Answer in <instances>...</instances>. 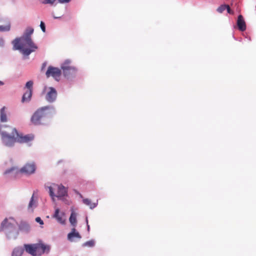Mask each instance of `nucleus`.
Returning a JSON list of instances; mask_svg holds the SVG:
<instances>
[{"label": "nucleus", "instance_id": "obj_18", "mask_svg": "<svg viewBox=\"0 0 256 256\" xmlns=\"http://www.w3.org/2000/svg\"><path fill=\"white\" fill-rule=\"evenodd\" d=\"M23 252L24 249L22 248H16L13 250L12 256H22Z\"/></svg>", "mask_w": 256, "mask_h": 256}, {"label": "nucleus", "instance_id": "obj_7", "mask_svg": "<svg viewBox=\"0 0 256 256\" xmlns=\"http://www.w3.org/2000/svg\"><path fill=\"white\" fill-rule=\"evenodd\" d=\"M70 61H66L62 66V69L63 70V74L65 77H68L71 75H74L76 72V68L70 66Z\"/></svg>", "mask_w": 256, "mask_h": 256}, {"label": "nucleus", "instance_id": "obj_28", "mask_svg": "<svg viewBox=\"0 0 256 256\" xmlns=\"http://www.w3.org/2000/svg\"><path fill=\"white\" fill-rule=\"evenodd\" d=\"M40 28H41L42 30V32H46L45 24L42 21L40 22Z\"/></svg>", "mask_w": 256, "mask_h": 256}, {"label": "nucleus", "instance_id": "obj_9", "mask_svg": "<svg viewBox=\"0 0 256 256\" xmlns=\"http://www.w3.org/2000/svg\"><path fill=\"white\" fill-rule=\"evenodd\" d=\"M50 250V247L48 246L44 245L42 244H35V252L36 256H40L46 252H48Z\"/></svg>", "mask_w": 256, "mask_h": 256}, {"label": "nucleus", "instance_id": "obj_33", "mask_svg": "<svg viewBox=\"0 0 256 256\" xmlns=\"http://www.w3.org/2000/svg\"><path fill=\"white\" fill-rule=\"evenodd\" d=\"M88 231L90 230V226L88 225Z\"/></svg>", "mask_w": 256, "mask_h": 256}, {"label": "nucleus", "instance_id": "obj_3", "mask_svg": "<svg viewBox=\"0 0 256 256\" xmlns=\"http://www.w3.org/2000/svg\"><path fill=\"white\" fill-rule=\"evenodd\" d=\"M54 112L52 106H44L38 109L32 114L30 121L35 126L44 124V121L48 114Z\"/></svg>", "mask_w": 256, "mask_h": 256}, {"label": "nucleus", "instance_id": "obj_23", "mask_svg": "<svg viewBox=\"0 0 256 256\" xmlns=\"http://www.w3.org/2000/svg\"><path fill=\"white\" fill-rule=\"evenodd\" d=\"M95 242L94 240H90L84 243L83 246L88 247H93L94 246Z\"/></svg>", "mask_w": 256, "mask_h": 256}, {"label": "nucleus", "instance_id": "obj_1", "mask_svg": "<svg viewBox=\"0 0 256 256\" xmlns=\"http://www.w3.org/2000/svg\"><path fill=\"white\" fill-rule=\"evenodd\" d=\"M0 133L3 143L7 146H12L16 142L26 143L32 140L34 138L32 134H19L15 128L7 126L0 127Z\"/></svg>", "mask_w": 256, "mask_h": 256}, {"label": "nucleus", "instance_id": "obj_4", "mask_svg": "<svg viewBox=\"0 0 256 256\" xmlns=\"http://www.w3.org/2000/svg\"><path fill=\"white\" fill-rule=\"evenodd\" d=\"M36 169V166L34 163H27L20 169L14 166L6 170L4 174H10L12 177L18 178L20 177L22 174H32L35 172Z\"/></svg>", "mask_w": 256, "mask_h": 256}, {"label": "nucleus", "instance_id": "obj_12", "mask_svg": "<svg viewBox=\"0 0 256 256\" xmlns=\"http://www.w3.org/2000/svg\"><path fill=\"white\" fill-rule=\"evenodd\" d=\"M236 24L240 31L244 32L246 30V22L242 15L240 14L238 16Z\"/></svg>", "mask_w": 256, "mask_h": 256}, {"label": "nucleus", "instance_id": "obj_15", "mask_svg": "<svg viewBox=\"0 0 256 256\" xmlns=\"http://www.w3.org/2000/svg\"><path fill=\"white\" fill-rule=\"evenodd\" d=\"M24 248L26 251L32 255V256H36L35 252V244H24Z\"/></svg>", "mask_w": 256, "mask_h": 256}, {"label": "nucleus", "instance_id": "obj_16", "mask_svg": "<svg viewBox=\"0 0 256 256\" xmlns=\"http://www.w3.org/2000/svg\"><path fill=\"white\" fill-rule=\"evenodd\" d=\"M32 96V92L31 90H27L23 94L22 99V102H27L30 101Z\"/></svg>", "mask_w": 256, "mask_h": 256}, {"label": "nucleus", "instance_id": "obj_6", "mask_svg": "<svg viewBox=\"0 0 256 256\" xmlns=\"http://www.w3.org/2000/svg\"><path fill=\"white\" fill-rule=\"evenodd\" d=\"M61 74V70L60 68L52 66H49L48 67V70L46 73L47 78L52 76L58 81L60 80Z\"/></svg>", "mask_w": 256, "mask_h": 256}, {"label": "nucleus", "instance_id": "obj_10", "mask_svg": "<svg viewBox=\"0 0 256 256\" xmlns=\"http://www.w3.org/2000/svg\"><path fill=\"white\" fill-rule=\"evenodd\" d=\"M56 96L57 92L56 89L52 87H50L46 96V100L50 102H54L56 100Z\"/></svg>", "mask_w": 256, "mask_h": 256}, {"label": "nucleus", "instance_id": "obj_2", "mask_svg": "<svg viewBox=\"0 0 256 256\" xmlns=\"http://www.w3.org/2000/svg\"><path fill=\"white\" fill-rule=\"evenodd\" d=\"M33 32V28H28L23 36L14 40L13 42L14 49L20 50L26 56H28L31 52L36 51L38 47L33 42L30 36Z\"/></svg>", "mask_w": 256, "mask_h": 256}, {"label": "nucleus", "instance_id": "obj_5", "mask_svg": "<svg viewBox=\"0 0 256 256\" xmlns=\"http://www.w3.org/2000/svg\"><path fill=\"white\" fill-rule=\"evenodd\" d=\"M48 189L50 195L52 198H54V196L58 198H62L67 194L66 188L62 184L58 185L53 184L48 187Z\"/></svg>", "mask_w": 256, "mask_h": 256}, {"label": "nucleus", "instance_id": "obj_19", "mask_svg": "<svg viewBox=\"0 0 256 256\" xmlns=\"http://www.w3.org/2000/svg\"><path fill=\"white\" fill-rule=\"evenodd\" d=\"M37 206V202L36 200H34V194L32 196L29 202L28 206V208L29 210L31 209L32 211L34 208H35Z\"/></svg>", "mask_w": 256, "mask_h": 256}, {"label": "nucleus", "instance_id": "obj_27", "mask_svg": "<svg viewBox=\"0 0 256 256\" xmlns=\"http://www.w3.org/2000/svg\"><path fill=\"white\" fill-rule=\"evenodd\" d=\"M36 221L39 223L40 225L44 224V222L40 217H36Z\"/></svg>", "mask_w": 256, "mask_h": 256}, {"label": "nucleus", "instance_id": "obj_24", "mask_svg": "<svg viewBox=\"0 0 256 256\" xmlns=\"http://www.w3.org/2000/svg\"><path fill=\"white\" fill-rule=\"evenodd\" d=\"M227 4H222L216 10L217 12L219 13H222L226 10Z\"/></svg>", "mask_w": 256, "mask_h": 256}, {"label": "nucleus", "instance_id": "obj_11", "mask_svg": "<svg viewBox=\"0 0 256 256\" xmlns=\"http://www.w3.org/2000/svg\"><path fill=\"white\" fill-rule=\"evenodd\" d=\"M10 28V22L7 20L0 18V32L8 31Z\"/></svg>", "mask_w": 256, "mask_h": 256}, {"label": "nucleus", "instance_id": "obj_13", "mask_svg": "<svg viewBox=\"0 0 256 256\" xmlns=\"http://www.w3.org/2000/svg\"><path fill=\"white\" fill-rule=\"evenodd\" d=\"M82 236L80 234L76 231V230L74 228L72 229V231L70 232L68 235V239L71 242H72L74 240V238H81Z\"/></svg>", "mask_w": 256, "mask_h": 256}, {"label": "nucleus", "instance_id": "obj_26", "mask_svg": "<svg viewBox=\"0 0 256 256\" xmlns=\"http://www.w3.org/2000/svg\"><path fill=\"white\" fill-rule=\"evenodd\" d=\"M43 4H53L56 0H39Z\"/></svg>", "mask_w": 256, "mask_h": 256}, {"label": "nucleus", "instance_id": "obj_22", "mask_svg": "<svg viewBox=\"0 0 256 256\" xmlns=\"http://www.w3.org/2000/svg\"><path fill=\"white\" fill-rule=\"evenodd\" d=\"M83 202L90 206V208H93L96 206L95 203H92L91 200L88 198H85L83 200Z\"/></svg>", "mask_w": 256, "mask_h": 256}, {"label": "nucleus", "instance_id": "obj_21", "mask_svg": "<svg viewBox=\"0 0 256 256\" xmlns=\"http://www.w3.org/2000/svg\"><path fill=\"white\" fill-rule=\"evenodd\" d=\"M0 120L2 122H5L7 120V117L5 111V107L4 106L2 108L0 111Z\"/></svg>", "mask_w": 256, "mask_h": 256}, {"label": "nucleus", "instance_id": "obj_14", "mask_svg": "<svg viewBox=\"0 0 256 256\" xmlns=\"http://www.w3.org/2000/svg\"><path fill=\"white\" fill-rule=\"evenodd\" d=\"M19 230L22 232L28 233L30 230V226L27 222H22L19 225Z\"/></svg>", "mask_w": 256, "mask_h": 256}, {"label": "nucleus", "instance_id": "obj_30", "mask_svg": "<svg viewBox=\"0 0 256 256\" xmlns=\"http://www.w3.org/2000/svg\"><path fill=\"white\" fill-rule=\"evenodd\" d=\"M70 0H58L60 2H69Z\"/></svg>", "mask_w": 256, "mask_h": 256}, {"label": "nucleus", "instance_id": "obj_17", "mask_svg": "<svg viewBox=\"0 0 256 256\" xmlns=\"http://www.w3.org/2000/svg\"><path fill=\"white\" fill-rule=\"evenodd\" d=\"M54 217L57 220L62 224H64L65 222V220L59 214V209L56 208L55 210Z\"/></svg>", "mask_w": 256, "mask_h": 256}, {"label": "nucleus", "instance_id": "obj_29", "mask_svg": "<svg viewBox=\"0 0 256 256\" xmlns=\"http://www.w3.org/2000/svg\"><path fill=\"white\" fill-rule=\"evenodd\" d=\"M226 10H227V12L228 14H233L234 12L230 9V6L228 5H226Z\"/></svg>", "mask_w": 256, "mask_h": 256}, {"label": "nucleus", "instance_id": "obj_20", "mask_svg": "<svg viewBox=\"0 0 256 256\" xmlns=\"http://www.w3.org/2000/svg\"><path fill=\"white\" fill-rule=\"evenodd\" d=\"M69 220L72 225L74 228L76 224L77 221L76 216L74 212H72Z\"/></svg>", "mask_w": 256, "mask_h": 256}, {"label": "nucleus", "instance_id": "obj_32", "mask_svg": "<svg viewBox=\"0 0 256 256\" xmlns=\"http://www.w3.org/2000/svg\"><path fill=\"white\" fill-rule=\"evenodd\" d=\"M4 84V82L0 80V86H2Z\"/></svg>", "mask_w": 256, "mask_h": 256}, {"label": "nucleus", "instance_id": "obj_31", "mask_svg": "<svg viewBox=\"0 0 256 256\" xmlns=\"http://www.w3.org/2000/svg\"><path fill=\"white\" fill-rule=\"evenodd\" d=\"M46 62H44V63L42 64V70L44 69V67L46 66Z\"/></svg>", "mask_w": 256, "mask_h": 256}, {"label": "nucleus", "instance_id": "obj_8", "mask_svg": "<svg viewBox=\"0 0 256 256\" xmlns=\"http://www.w3.org/2000/svg\"><path fill=\"white\" fill-rule=\"evenodd\" d=\"M14 220L13 218H6L2 222L0 230V231H10V232L13 228L14 222Z\"/></svg>", "mask_w": 256, "mask_h": 256}, {"label": "nucleus", "instance_id": "obj_25", "mask_svg": "<svg viewBox=\"0 0 256 256\" xmlns=\"http://www.w3.org/2000/svg\"><path fill=\"white\" fill-rule=\"evenodd\" d=\"M33 86V82L31 80L28 82L26 83V87L28 89V90H31L32 91Z\"/></svg>", "mask_w": 256, "mask_h": 256}]
</instances>
